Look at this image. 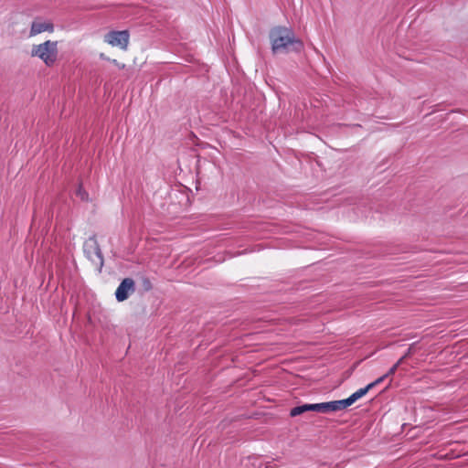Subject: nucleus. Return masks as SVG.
I'll use <instances>...</instances> for the list:
<instances>
[{
    "mask_svg": "<svg viewBox=\"0 0 468 468\" xmlns=\"http://www.w3.org/2000/svg\"><path fill=\"white\" fill-rule=\"evenodd\" d=\"M271 50L274 54L287 52L292 47V50L300 51L303 48L301 40L295 37L293 31L284 27H276L270 31Z\"/></svg>",
    "mask_w": 468,
    "mask_h": 468,
    "instance_id": "nucleus-1",
    "label": "nucleus"
},
{
    "mask_svg": "<svg viewBox=\"0 0 468 468\" xmlns=\"http://www.w3.org/2000/svg\"><path fill=\"white\" fill-rule=\"evenodd\" d=\"M31 56L40 58L48 67L53 66L58 58V41L47 40L39 45H34Z\"/></svg>",
    "mask_w": 468,
    "mask_h": 468,
    "instance_id": "nucleus-2",
    "label": "nucleus"
},
{
    "mask_svg": "<svg viewBox=\"0 0 468 468\" xmlns=\"http://www.w3.org/2000/svg\"><path fill=\"white\" fill-rule=\"evenodd\" d=\"M104 42L112 46L119 47L122 50H126L129 45L130 34L128 30H112L104 35Z\"/></svg>",
    "mask_w": 468,
    "mask_h": 468,
    "instance_id": "nucleus-3",
    "label": "nucleus"
},
{
    "mask_svg": "<svg viewBox=\"0 0 468 468\" xmlns=\"http://www.w3.org/2000/svg\"><path fill=\"white\" fill-rule=\"evenodd\" d=\"M83 249L87 258L101 270L103 266V256L96 239L91 238L87 240Z\"/></svg>",
    "mask_w": 468,
    "mask_h": 468,
    "instance_id": "nucleus-4",
    "label": "nucleus"
},
{
    "mask_svg": "<svg viewBox=\"0 0 468 468\" xmlns=\"http://www.w3.org/2000/svg\"><path fill=\"white\" fill-rule=\"evenodd\" d=\"M135 292V282L132 278L123 279L115 292V298L118 302H123Z\"/></svg>",
    "mask_w": 468,
    "mask_h": 468,
    "instance_id": "nucleus-5",
    "label": "nucleus"
},
{
    "mask_svg": "<svg viewBox=\"0 0 468 468\" xmlns=\"http://www.w3.org/2000/svg\"><path fill=\"white\" fill-rule=\"evenodd\" d=\"M45 31L53 32L54 25L52 23L37 22V21H34L32 23L31 28H30L31 36H36V35L40 34Z\"/></svg>",
    "mask_w": 468,
    "mask_h": 468,
    "instance_id": "nucleus-6",
    "label": "nucleus"
},
{
    "mask_svg": "<svg viewBox=\"0 0 468 468\" xmlns=\"http://www.w3.org/2000/svg\"><path fill=\"white\" fill-rule=\"evenodd\" d=\"M307 411H311L310 404L296 406L291 410L290 416L296 417Z\"/></svg>",
    "mask_w": 468,
    "mask_h": 468,
    "instance_id": "nucleus-7",
    "label": "nucleus"
},
{
    "mask_svg": "<svg viewBox=\"0 0 468 468\" xmlns=\"http://www.w3.org/2000/svg\"><path fill=\"white\" fill-rule=\"evenodd\" d=\"M311 411L326 413V402L310 404Z\"/></svg>",
    "mask_w": 468,
    "mask_h": 468,
    "instance_id": "nucleus-8",
    "label": "nucleus"
},
{
    "mask_svg": "<svg viewBox=\"0 0 468 468\" xmlns=\"http://www.w3.org/2000/svg\"><path fill=\"white\" fill-rule=\"evenodd\" d=\"M338 400L327 401L326 402V413L340 411Z\"/></svg>",
    "mask_w": 468,
    "mask_h": 468,
    "instance_id": "nucleus-9",
    "label": "nucleus"
},
{
    "mask_svg": "<svg viewBox=\"0 0 468 468\" xmlns=\"http://www.w3.org/2000/svg\"><path fill=\"white\" fill-rule=\"evenodd\" d=\"M76 195L83 201H86L89 198L88 193L82 188L81 185L79 186V188L76 191Z\"/></svg>",
    "mask_w": 468,
    "mask_h": 468,
    "instance_id": "nucleus-10",
    "label": "nucleus"
},
{
    "mask_svg": "<svg viewBox=\"0 0 468 468\" xmlns=\"http://www.w3.org/2000/svg\"><path fill=\"white\" fill-rule=\"evenodd\" d=\"M365 395H366V393H365L364 389L363 388H359L358 390L354 392L349 397L351 398L352 401L355 403L357 399H361Z\"/></svg>",
    "mask_w": 468,
    "mask_h": 468,
    "instance_id": "nucleus-11",
    "label": "nucleus"
},
{
    "mask_svg": "<svg viewBox=\"0 0 468 468\" xmlns=\"http://www.w3.org/2000/svg\"><path fill=\"white\" fill-rule=\"evenodd\" d=\"M338 403L340 410H343L347 407L351 406L354 402L352 401L351 398L348 397L347 399L338 400Z\"/></svg>",
    "mask_w": 468,
    "mask_h": 468,
    "instance_id": "nucleus-12",
    "label": "nucleus"
},
{
    "mask_svg": "<svg viewBox=\"0 0 468 468\" xmlns=\"http://www.w3.org/2000/svg\"><path fill=\"white\" fill-rule=\"evenodd\" d=\"M143 286L144 291H150L152 289V283L149 279L144 278L143 279Z\"/></svg>",
    "mask_w": 468,
    "mask_h": 468,
    "instance_id": "nucleus-13",
    "label": "nucleus"
},
{
    "mask_svg": "<svg viewBox=\"0 0 468 468\" xmlns=\"http://www.w3.org/2000/svg\"><path fill=\"white\" fill-rule=\"evenodd\" d=\"M399 368V367L394 364L389 369L388 371L385 374V375H388V378L394 375L395 372L397 371V369Z\"/></svg>",
    "mask_w": 468,
    "mask_h": 468,
    "instance_id": "nucleus-14",
    "label": "nucleus"
},
{
    "mask_svg": "<svg viewBox=\"0 0 468 468\" xmlns=\"http://www.w3.org/2000/svg\"><path fill=\"white\" fill-rule=\"evenodd\" d=\"M375 387H376V384L373 381V382L367 384L365 388H362L364 389L365 393L367 394L370 389H372Z\"/></svg>",
    "mask_w": 468,
    "mask_h": 468,
    "instance_id": "nucleus-15",
    "label": "nucleus"
},
{
    "mask_svg": "<svg viewBox=\"0 0 468 468\" xmlns=\"http://www.w3.org/2000/svg\"><path fill=\"white\" fill-rule=\"evenodd\" d=\"M388 378V375H383L381 377H379L378 378H377L374 382L376 384V386L379 385L380 383H382L386 378Z\"/></svg>",
    "mask_w": 468,
    "mask_h": 468,
    "instance_id": "nucleus-16",
    "label": "nucleus"
},
{
    "mask_svg": "<svg viewBox=\"0 0 468 468\" xmlns=\"http://www.w3.org/2000/svg\"><path fill=\"white\" fill-rule=\"evenodd\" d=\"M112 64L117 66L120 69H123L125 68V64L118 62L116 59L111 60Z\"/></svg>",
    "mask_w": 468,
    "mask_h": 468,
    "instance_id": "nucleus-17",
    "label": "nucleus"
},
{
    "mask_svg": "<svg viewBox=\"0 0 468 468\" xmlns=\"http://www.w3.org/2000/svg\"><path fill=\"white\" fill-rule=\"evenodd\" d=\"M405 359H406V358H405V356H401V357H400V358H399V359L395 364H396L398 367H399V366L403 363V361H404Z\"/></svg>",
    "mask_w": 468,
    "mask_h": 468,
    "instance_id": "nucleus-18",
    "label": "nucleus"
},
{
    "mask_svg": "<svg viewBox=\"0 0 468 468\" xmlns=\"http://www.w3.org/2000/svg\"><path fill=\"white\" fill-rule=\"evenodd\" d=\"M410 353H411V348H409L403 356H405V358H407L408 356H410Z\"/></svg>",
    "mask_w": 468,
    "mask_h": 468,
    "instance_id": "nucleus-19",
    "label": "nucleus"
},
{
    "mask_svg": "<svg viewBox=\"0 0 468 468\" xmlns=\"http://www.w3.org/2000/svg\"><path fill=\"white\" fill-rule=\"evenodd\" d=\"M101 58L103 59H107V58H105L103 54H101ZM108 60H110V58H108Z\"/></svg>",
    "mask_w": 468,
    "mask_h": 468,
    "instance_id": "nucleus-20",
    "label": "nucleus"
}]
</instances>
